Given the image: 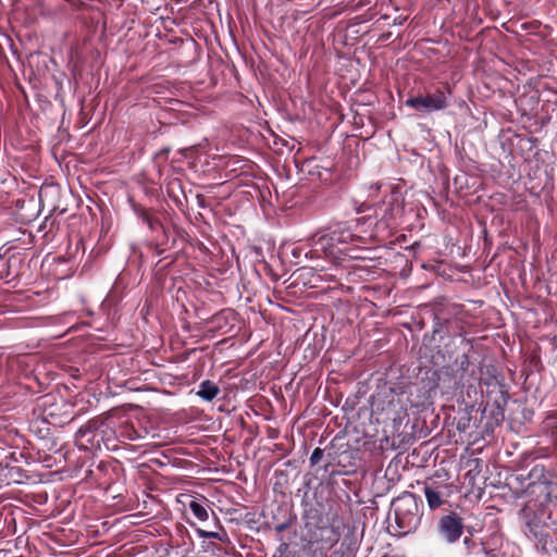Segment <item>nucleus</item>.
<instances>
[{
  "mask_svg": "<svg viewBox=\"0 0 557 557\" xmlns=\"http://www.w3.org/2000/svg\"><path fill=\"white\" fill-rule=\"evenodd\" d=\"M395 520L400 534H409L413 532L421 520L420 506L416 496L407 493L393 503Z\"/></svg>",
  "mask_w": 557,
  "mask_h": 557,
  "instance_id": "f257e3e1",
  "label": "nucleus"
},
{
  "mask_svg": "<svg viewBox=\"0 0 557 557\" xmlns=\"http://www.w3.org/2000/svg\"><path fill=\"white\" fill-rule=\"evenodd\" d=\"M324 451L322 448L317 447L313 449L311 456H310V465L315 466L320 462V460L323 458Z\"/></svg>",
  "mask_w": 557,
  "mask_h": 557,
  "instance_id": "ddd939ff",
  "label": "nucleus"
},
{
  "mask_svg": "<svg viewBox=\"0 0 557 557\" xmlns=\"http://www.w3.org/2000/svg\"><path fill=\"white\" fill-rule=\"evenodd\" d=\"M525 533L536 540L543 547L546 546L549 534L544 524H540L535 519L527 523Z\"/></svg>",
  "mask_w": 557,
  "mask_h": 557,
  "instance_id": "423d86ee",
  "label": "nucleus"
},
{
  "mask_svg": "<svg viewBox=\"0 0 557 557\" xmlns=\"http://www.w3.org/2000/svg\"><path fill=\"white\" fill-rule=\"evenodd\" d=\"M531 494L536 496L541 506L557 499V483L552 481H539L531 484Z\"/></svg>",
  "mask_w": 557,
  "mask_h": 557,
  "instance_id": "39448f33",
  "label": "nucleus"
},
{
  "mask_svg": "<svg viewBox=\"0 0 557 557\" xmlns=\"http://www.w3.org/2000/svg\"><path fill=\"white\" fill-rule=\"evenodd\" d=\"M467 466L469 467V470L466 473V476L469 479L470 482L474 481L482 471V460L478 458L469 460Z\"/></svg>",
  "mask_w": 557,
  "mask_h": 557,
  "instance_id": "9b49d317",
  "label": "nucleus"
},
{
  "mask_svg": "<svg viewBox=\"0 0 557 557\" xmlns=\"http://www.w3.org/2000/svg\"><path fill=\"white\" fill-rule=\"evenodd\" d=\"M352 234L348 231H343L341 235L337 234L336 231L332 232L330 235H323L320 236L315 245H320L322 249L325 248L323 242H338V243H346L348 240H352Z\"/></svg>",
  "mask_w": 557,
  "mask_h": 557,
  "instance_id": "6e6552de",
  "label": "nucleus"
},
{
  "mask_svg": "<svg viewBox=\"0 0 557 557\" xmlns=\"http://www.w3.org/2000/svg\"><path fill=\"white\" fill-rule=\"evenodd\" d=\"M219 386L215 383L206 380L200 383L197 395L206 401H211L219 395Z\"/></svg>",
  "mask_w": 557,
  "mask_h": 557,
  "instance_id": "0eeeda50",
  "label": "nucleus"
},
{
  "mask_svg": "<svg viewBox=\"0 0 557 557\" xmlns=\"http://www.w3.org/2000/svg\"><path fill=\"white\" fill-rule=\"evenodd\" d=\"M438 529L442 536L448 542L454 543L462 534V521L456 515H448L441 518L438 522Z\"/></svg>",
  "mask_w": 557,
  "mask_h": 557,
  "instance_id": "20e7f679",
  "label": "nucleus"
},
{
  "mask_svg": "<svg viewBox=\"0 0 557 557\" xmlns=\"http://www.w3.org/2000/svg\"><path fill=\"white\" fill-rule=\"evenodd\" d=\"M406 106L419 112L431 113L446 109L448 101L444 91L436 90L433 94L411 97L406 100Z\"/></svg>",
  "mask_w": 557,
  "mask_h": 557,
  "instance_id": "7ed1b4c3",
  "label": "nucleus"
},
{
  "mask_svg": "<svg viewBox=\"0 0 557 557\" xmlns=\"http://www.w3.org/2000/svg\"><path fill=\"white\" fill-rule=\"evenodd\" d=\"M197 533L199 534L200 537L202 539H214V540H219L221 542H225L227 541V535L226 533H219V532H212V531H205V530H201V529H198L197 530Z\"/></svg>",
  "mask_w": 557,
  "mask_h": 557,
  "instance_id": "f8f14e48",
  "label": "nucleus"
},
{
  "mask_svg": "<svg viewBox=\"0 0 557 557\" xmlns=\"http://www.w3.org/2000/svg\"><path fill=\"white\" fill-rule=\"evenodd\" d=\"M188 507L198 520L207 521L209 519L208 509L203 504L191 500Z\"/></svg>",
  "mask_w": 557,
  "mask_h": 557,
  "instance_id": "9d476101",
  "label": "nucleus"
},
{
  "mask_svg": "<svg viewBox=\"0 0 557 557\" xmlns=\"http://www.w3.org/2000/svg\"><path fill=\"white\" fill-rule=\"evenodd\" d=\"M372 408L374 412L384 413L386 419L397 420L406 412V408L401 403L400 396L393 389L385 393L383 396L377 394L373 397Z\"/></svg>",
  "mask_w": 557,
  "mask_h": 557,
  "instance_id": "f03ea898",
  "label": "nucleus"
},
{
  "mask_svg": "<svg viewBox=\"0 0 557 557\" xmlns=\"http://www.w3.org/2000/svg\"><path fill=\"white\" fill-rule=\"evenodd\" d=\"M424 495L431 509L438 508L443 503L442 495L431 486L424 487Z\"/></svg>",
  "mask_w": 557,
  "mask_h": 557,
  "instance_id": "1a4fd4ad",
  "label": "nucleus"
}]
</instances>
